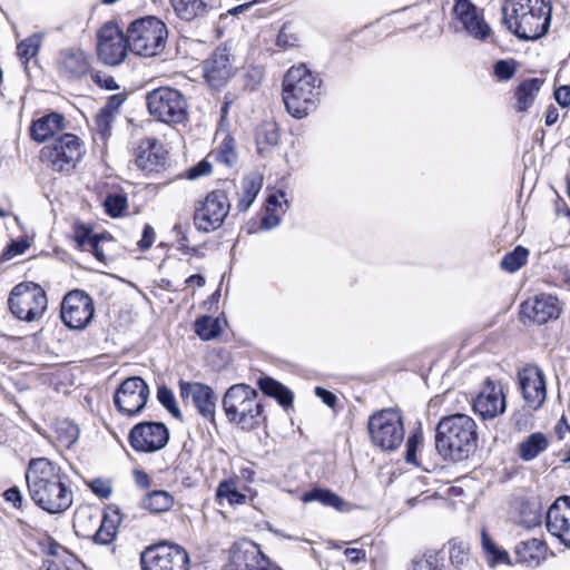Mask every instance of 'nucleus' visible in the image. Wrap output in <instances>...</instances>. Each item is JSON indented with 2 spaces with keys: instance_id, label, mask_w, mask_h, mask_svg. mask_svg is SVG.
<instances>
[{
  "instance_id": "f257e3e1",
  "label": "nucleus",
  "mask_w": 570,
  "mask_h": 570,
  "mask_svg": "<svg viewBox=\"0 0 570 570\" xmlns=\"http://www.w3.org/2000/svg\"><path fill=\"white\" fill-rule=\"evenodd\" d=\"M26 480L32 501L43 511L61 513L72 504V491L62 481L59 469L48 459H32Z\"/></svg>"
},
{
  "instance_id": "f03ea898",
  "label": "nucleus",
  "mask_w": 570,
  "mask_h": 570,
  "mask_svg": "<svg viewBox=\"0 0 570 570\" xmlns=\"http://www.w3.org/2000/svg\"><path fill=\"white\" fill-rule=\"evenodd\" d=\"M502 24L521 40H538L551 23V0H504Z\"/></svg>"
},
{
  "instance_id": "7ed1b4c3",
  "label": "nucleus",
  "mask_w": 570,
  "mask_h": 570,
  "mask_svg": "<svg viewBox=\"0 0 570 570\" xmlns=\"http://www.w3.org/2000/svg\"><path fill=\"white\" fill-rule=\"evenodd\" d=\"M478 448V425L462 413L442 417L435 429V449L445 460L463 461Z\"/></svg>"
},
{
  "instance_id": "20e7f679",
  "label": "nucleus",
  "mask_w": 570,
  "mask_h": 570,
  "mask_svg": "<svg viewBox=\"0 0 570 570\" xmlns=\"http://www.w3.org/2000/svg\"><path fill=\"white\" fill-rule=\"evenodd\" d=\"M321 83L322 80L305 65L292 67L283 81V100L287 111L299 119L315 109L321 95Z\"/></svg>"
},
{
  "instance_id": "39448f33",
  "label": "nucleus",
  "mask_w": 570,
  "mask_h": 570,
  "mask_svg": "<svg viewBox=\"0 0 570 570\" xmlns=\"http://www.w3.org/2000/svg\"><path fill=\"white\" fill-rule=\"evenodd\" d=\"M258 393L246 384L230 386L223 397V410L229 422L243 430H253L261 423L263 405Z\"/></svg>"
},
{
  "instance_id": "423d86ee",
  "label": "nucleus",
  "mask_w": 570,
  "mask_h": 570,
  "mask_svg": "<svg viewBox=\"0 0 570 570\" xmlns=\"http://www.w3.org/2000/svg\"><path fill=\"white\" fill-rule=\"evenodd\" d=\"M167 38L166 24L153 16L135 20L127 29L129 50L141 57H155L163 52Z\"/></svg>"
},
{
  "instance_id": "0eeeda50",
  "label": "nucleus",
  "mask_w": 570,
  "mask_h": 570,
  "mask_svg": "<svg viewBox=\"0 0 570 570\" xmlns=\"http://www.w3.org/2000/svg\"><path fill=\"white\" fill-rule=\"evenodd\" d=\"M8 306L11 314L19 321L40 322L48 308L47 294L40 285L22 282L11 289Z\"/></svg>"
},
{
  "instance_id": "6e6552de",
  "label": "nucleus",
  "mask_w": 570,
  "mask_h": 570,
  "mask_svg": "<svg viewBox=\"0 0 570 570\" xmlns=\"http://www.w3.org/2000/svg\"><path fill=\"white\" fill-rule=\"evenodd\" d=\"M149 114L166 124H181L187 118V100L177 89L159 87L146 96Z\"/></svg>"
},
{
  "instance_id": "1a4fd4ad",
  "label": "nucleus",
  "mask_w": 570,
  "mask_h": 570,
  "mask_svg": "<svg viewBox=\"0 0 570 570\" xmlns=\"http://www.w3.org/2000/svg\"><path fill=\"white\" fill-rule=\"evenodd\" d=\"M83 155L82 142L73 134H63L40 150V160L53 171L69 173Z\"/></svg>"
},
{
  "instance_id": "9d476101",
  "label": "nucleus",
  "mask_w": 570,
  "mask_h": 570,
  "mask_svg": "<svg viewBox=\"0 0 570 570\" xmlns=\"http://www.w3.org/2000/svg\"><path fill=\"white\" fill-rule=\"evenodd\" d=\"M368 433L374 445L383 451L396 450L404 440L400 413L387 409L374 413L368 420Z\"/></svg>"
},
{
  "instance_id": "9b49d317",
  "label": "nucleus",
  "mask_w": 570,
  "mask_h": 570,
  "mask_svg": "<svg viewBox=\"0 0 570 570\" xmlns=\"http://www.w3.org/2000/svg\"><path fill=\"white\" fill-rule=\"evenodd\" d=\"M142 570H189V556L177 544L158 543L140 554Z\"/></svg>"
},
{
  "instance_id": "f8f14e48",
  "label": "nucleus",
  "mask_w": 570,
  "mask_h": 570,
  "mask_svg": "<svg viewBox=\"0 0 570 570\" xmlns=\"http://www.w3.org/2000/svg\"><path fill=\"white\" fill-rule=\"evenodd\" d=\"M230 209L229 199L224 190H213L195 209L194 222L198 229L212 232L224 223Z\"/></svg>"
},
{
  "instance_id": "ddd939ff",
  "label": "nucleus",
  "mask_w": 570,
  "mask_h": 570,
  "mask_svg": "<svg viewBox=\"0 0 570 570\" xmlns=\"http://www.w3.org/2000/svg\"><path fill=\"white\" fill-rule=\"evenodd\" d=\"M149 399V387L139 376L126 379L114 395V404L125 416H135L146 406Z\"/></svg>"
},
{
  "instance_id": "4468645a",
  "label": "nucleus",
  "mask_w": 570,
  "mask_h": 570,
  "mask_svg": "<svg viewBox=\"0 0 570 570\" xmlns=\"http://www.w3.org/2000/svg\"><path fill=\"white\" fill-rule=\"evenodd\" d=\"M94 313V302L82 291H71L62 299L60 316L69 328H85L91 322Z\"/></svg>"
},
{
  "instance_id": "2eb2a0df",
  "label": "nucleus",
  "mask_w": 570,
  "mask_h": 570,
  "mask_svg": "<svg viewBox=\"0 0 570 570\" xmlns=\"http://www.w3.org/2000/svg\"><path fill=\"white\" fill-rule=\"evenodd\" d=\"M127 33L116 24L106 23L98 33L97 53L100 61L108 66L120 65L128 50Z\"/></svg>"
},
{
  "instance_id": "dca6fc26",
  "label": "nucleus",
  "mask_w": 570,
  "mask_h": 570,
  "mask_svg": "<svg viewBox=\"0 0 570 570\" xmlns=\"http://www.w3.org/2000/svg\"><path fill=\"white\" fill-rule=\"evenodd\" d=\"M169 441V430L160 422H141L129 433L130 445L137 452L151 453L161 450Z\"/></svg>"
},
{
  "instance_id": "f3484780",
  "label": "nucleus",
  "mask_w": 570,
  "mask_h": 570,
  "mask_svg": "<svg viewBox=\"0 0 570 570\" xmlns=\"http://www.w3.org/2000/svg\"><path fill=\"white\" fill-rule=\"evenodd\" d=\"M135 164L147 176L161 173L168 165V151L157 138L146 137L135 149Z\"/></svg>"
},
{
  "instance_id": "a211bd4d",
  "label": "nucleus",
  "mask_w": 570,
  "mask_h": 570,
  "mask_svg": "<svg viewBox=\"0 0 570 570\" xmlns=\"http://www.w3.org/2000/svg\"><path fill=\"white\" fill-rule=\"evenodd\" d=\"M235 56L227 46L217 47L212 55L204 60L203 70L207 82L213 88H219L235 72Z\"/></svg>"
},
{
  "instance_id": "6ab92c4d",
  "label": "nucleus",
  "mask_w": 570,
  "mask_h": 570,
  "mask_svg": "<svg viewBox=\"0 0 570 570\" xmlns=\"http://www.w3.org/2000/svg\"><path fill=\"white\" fill-rule=\"evenodd\" d=\"M522 396L532 410L540 409L547 399V385L543 372L535 365H529L518 372Z\"/></svg>"
},
{
  "instance_id": "aec40b11",
  "label": "nucleus",
  "mask_w": 570,
  "mask_h": 570,
  "mask_svg": "<svg viewBox=\"0 0 570 570\" xmlns=\"http://www.w3.org/2000/svg\"><path fill=\"white\" fill-rule=\"evenodd\" d=\"M548 532L570 550V497L558 498L546 514Z\"/></svg>"
},
{
  "instance_id": "412c9836",
  "label": "nucleus",
  "mask_w": 570,
  "mask_h": 570,
  "mask_svg": "<svg viewBox=\"0 0 570 570\" xmlns=\"http://www.w3.org/2000/svg\"><path fill=\"white\" fill-rule=\"evenodd\" d=\"M179 387L184 402L194 405L204 419L215 421L216 396L208 385L180 381Z\"/></svg>"
},
{
  "instance_id": "4be33fe9",
  "label": "nucleus",
  "mask_w": 570,
  "mask_h": 570,
  "mask_svg": "<svg viewBox=\"0 0 570 570\" xmlns=\"http://www.w3.org/2000/svg\"><path fill=\"white\" fill-rule=\"evenodd\" d=\"M453 10L463 29L474 39L483 41L491 35L483 11L470 0H455Z\"/></svg>"
},
{
  "instance_id": "5701e85b",
  "label": "nucleus",
  "mask_w": 570,
  "mask_h": 570,
  "mask_svg": "<svg viewBox=\"0 0 570 570\" xmlns=\"http://www.w3.org/2000/svg\"><path fill=\"white\" fill-rule=\"evenodd\" d=\"M473 410L483 420L494 419L504 413L505 399L502 387L493 381L487 380L483 390L473 400Z\"/></svg>"
},
{
  "instance_id": "b1692460",
  "label": "nucleus",
  "mask_w": 570,
  "mask_h": 570,
  "mask_svg": "<svg viewBox=\"0 0 570 570\" xmlns=\"http://www.w3.org/2000/svg\"><path fill=\"white\" fill-rule=\"evenodd\" d=\"M560 313L557 297L541 294L521 304V317L539 325L557 318Z\"/></svg>"
},
{
  "instance_id": "393cba45",
  "label": "nucleus",
  "mask_w": 570,
  "mask_h": 570,
  "mask_svg": "<svg viewBox=\"0 0 570 570\" xmlns=\"http://www.w3.org/2000/svg\"><path fill=\"white\" fill-rule=\"evenodd\" d=\"M59 73L68 79H80L90 69L89 56L79 48L63 49L57 58Z\"/></svg>"
},
{
  "instance_id": "a878e982",
  "label": "nucleus",
  "mask_w": 570,
  "mask_h": 570,
  "mask_svg": "<svg viewBox=\"0 0 570 570\" xmlns=\"http://www.w3.org/2000/svg\"><path fill=\"white\" fill-rule=\"evenodd\" d=\"M230 567L234 570H252L267 559L253 542L235 544L230 550Z\"/></svg>"
},
{
  "instance_id": "bb28decb",
  "label": "nucleus",
  "mask_w": 570,
  "mask_h": 570,
  "mask_svg": "<svg viewBox=\"0 0 570 570\" xmlns=\"http://www.w3.org/2000/svg\"><path fill=\"white\" fill-rule=\"evenodd\" d=\"M65 129V117L58 112H50L32 121L30 136L38 142L59 134Z\"/></svg>"
},
{
  "instance_id": "cd10ccee",
  "label": "nucleus",
  "mask_w": 570,
  "mask_h": 570,
  "mask_svg": "<svg viewBox=\"0 0 570 570\" xmlns=\"http://www.w3.org/2000/svg\"><path fill=\"white\" fill-rule=\"evenodd\" d=\"M302 501L305 503L317 501L325 507L335 509L338 512H348L353 509V504L345 501L335 492L324 489L314 488L302 495Z\"/></svg>"
},
{
  "instance_id": "c85d7f7f",
  "label": "nucleus",
  "mask_w": 570,
  "mask_h": 570,
  "mask_svg": "<svg viewBox=\"0 0 570 570\" xmlns=\"http://www.w3.org/2000/svg\"><path fill=\"white\" fill-rule=\"evenodd\" d=\"M546 551V543L535 538L519 542L514 549L518 562L531 567L539 566L541 563L544 559Z\"/></svg>"
},
{
  "instance_id": "c756f323",
  "label": "nucleus",
  "mask_w": 570,
  "mask_h": 570,
  "mask_svg": "<svg viewBox=\"0 0 570 570\" xmlns=\"http://www.w3.org/2000/svg\"><path fill=\"white\" fill-rule=\"evenodd\" d=\"M542 83L543 80L539 78H530L522 81L515 88L514 97L517 99V111L524 112L532 106Z\"/></svg>"
},
{
  "instance_id": "7c9ffc66",
  "label": "nucleus",
  "mask_w": 570,
  "mask_h": 570,
  "mask_svg": "<svg viewBox=\"0 0 570 570\" xmlns=\"http://www.w3.org/2000/svg\"><path fill=\"white\" fill-rule=\"evenodd\" d=\"M263 186L262 178L256 174L244 177L240 181V193L237 203L239 212H246L254 203Z\"/></svg>"
},
{
  "instance_id": "2f4dec72",
  "label": "nucleus",
  "mask_w": 570,
  "mask_h": 570,
  "mask_svg": "<svg viewBox=\"0 0 570 570\" xmlns=\"http://www.w3.org/2000/svg\"><path fill=\"white\" fill-rule=\"evenodd\" d=\"M548 446L549 440L544 433H532L519 444V456L523 461L534 460L544 452Z\"/></svg>"
},
{
  "instance_id": "473e14b6",
  "label": "nucleus",
  "mask_w": 570,
  "mask_h": 570,
  "mask_svg": "<svg viewBox=\"0 0 570 570\" xmlns=\"http://www.w3.org/2000/svg\"><path fill=\"white\" fill-rule=\"evenodd\" d=\"M140 505L151 513H163L174 505V497L165 490L149 491L142 497Z\"/></svg>"
},
{
  "instance_id": "72a5a7b5",
  "label": "nucleus",
  "mask_w": 570,
  "mask_h": 570,
  "mask_svg": "<svg viewBox=\"0 0 570 570\" xmlns=\"http://www.w3.org/2000/svg\"><path fill=\"white\" fill-rule=\"evenodd\" d=\"M481 544L489 567L494 568L498 564L512 566L508 551L500 549L485 530L481 532Z\"/></svg>"
},
{
  "instance_id": "f704fd0d",
  "label": "nucleus",
  "mask_w": 570,
  "mask_h": 570,
  "mask_svg": "<svg viewBox=\"0 0 570 570\" xmlns=\"http://www.w3.org/2000/svg\"><path fill=\"white\" fill-rule=\"evenodd\" d=\"M177 16L186 21H191L207 12V0H170Z\"/></svg>"
},
{
  "instance_id": "c9c22d12",
  "label": "nucleus",
  "mask_w": 570,
  "mask_h": 570,
  "mask_svg": "<svg viewBox=\"0 0 570 570\" xmlns=\"http://www.w3.org/2000/svg\"><path fill=\"white\" fill-rule=\"evenodd\" d=\"M448 550L449 561L455 569L466 566L470 560V543L460 538H452L444 546Z\"/></svg>"
},
{
  "instance_id": "e433bc0d",
  "label": "nucleus",
  "mask_w": 570,
  "mask_h": 570,
  "mask_svg": "<svg viewBox=\"0 0 570 570\" xmlns=\"http://www.w3.org/2000/svg\"><path fill=\"white\" fill-rule=\"evenodd\" d=\"M258 386L261 391L267 395L275 397L278 403L283 406H288L293 402L292 392L282 385L279 382L271 377H262L258 380Z\"/></svg>"
},
{
  "instance_id": "4c0bfd02",
  "label": "nucleus",
  "mask_w": 570,
  "mask_h": 570,
  "mask_svg": "<svg viewBox=\"0 0 570 570\" xmlns=\"http://www.w3.org/2000/svg\"><path fill=\"white\" fill-rule=\"evenodd\" d=\"M43 40V33L35 32L20 41L17 46V55L23 65H27L38 55Z\"/></svg>"
},
{
  "instance_id": "58836bf2",
  "label": "nucleus",
  "mask_w": 570,
  "mask_h": 570,
  "mask_svg": "<svg viewBox=\"0 0 570 570\" xmlns=\"http://www.w3.org/2000/svg\"><path fill=\"white\" fill-rule=\"evenodd\" d=\"M279 141L278 126L275 121H263L256 130V144L258 150H263V146L274 147Z\"/></svg>"
},
{
  "instance_id": "ea45409f",
  "label": "nucleus",
  "mask_w": 570,
  "mask_h": 570,
  "mask_svg": "<svg viewBox=\"0 0 570 570\" xmlns=\"http://www.w3.org/2000/svg\"><path fill=\"white\" fill-rule=\"evenodd\" d=\"M116 519L105 514L100 522L99 529L94 535V541L98 544L107 546L114 541L117 534V524L120 522L118 510L115 511Z\"/></svg>"
},
{
  "instance_id": "a19ab883",
  "label": "nucleus",
  "mask_w": 570,
  "mask_h": 570,
  "mask_svg": "<svg viewBox=\"0 0 570 570\" xmlns=\"http://www.w3.org/2000/svg\"><path fill=\"white\" fill-rule=\"evenodd\" d=\"M409 570H444V563L438 552L428 551L414 557Z\"/></svg>"
},
{
  "instance_id": "79ce46f5",
  "label": "nucleus",
  "mask_w": 570,
  "mask_h": 570,
  "mask_svg": "<svg viewBox=\"0 0 570 570\" xmlns=\"http://www.w3.org/2000/svg\"><path fill=\"white\" fill-rule=\"evenodd\" d=\"M195 332L203 341H210L220 334V326L217 318L202 316L195 322Z\"/></svg>"
},
{
  "instance_id": "37998d69",
  "label": "nucleus",
  "mask_w": 570,
  "mask_h": 570,
  "mask_svg": "<svg viewBox=\"0 0 570 570\" xmlns=\"http://www.w3.org/2000/svg\"><path fill=\"white\" fill-rule=\"evenodd\" d=\"M216 498L226 499L229 504H242L246 500V495L238 491L234 480L222 481L217 487Z\"/></svg>"
},
{
  "instance_id": "c03bdc74",
  "label": "nucleus",
  "mask_w": 570,
  "mask_h": 570,
  "mask_svg": "<svg viewBox=\"0 0 570 570\" xmlns=\"http://www.w3.org/2000/svg\"><path fill=\"white\" fill-rule=\"evenodd\" d=\"M542 522V511L539 504L524 503L521 507L519 523L525 529H533Z\"/></svg>"
},
{
  "instance_id": "a18cd8bd",
  "label": "nucleus",
  "mask_w": 570,
  "mask_h": 570,
  "mask_svg": "<svg viewBox=\"0 0 570 570\" xmlns=\"http://www.w3.org/2000/svg\"><path fill=\"white\" fill-rule=\"evenodd\" d=\"M215 155L219 163L227 167H233L237 161L234 139L230 136H226L219 144Z\"/></svg>"
},
{
  "instance_id": "49530a36",
  "label": "nucleus",
  "mask_w": 570,
  "mask_h": 570,
  "mask_svg": "<svg viewBox=\"0 0 570 570\" xmlns=\"http://www.w3.org/2000/svg\"><path fill=\"white\" fill-rule=\"evenodd\" d=\"M56 433L58 441L69 448L78 440L79 428L69 421H61L56 425Z\"/></svg>"
},
{
  "instance_id": "de8ad7c7",
  "label": "nucleus",
  "mask_w": 570,
  "mask_h": 570,
  "mask_svg": "<svg viewBox=\"0 0 570 570\" xmlns=\"http://www.w3.org/2000/svg\"><path fill=\"white\" fill-rule=\"evenodd\" d=\"M127 197L121 194H110L104 202L106 213L114 218L120 217L127 209Z\"/></svg>"
},
{
  "instance_id": "09e8293b",
  "label": "nucleus",
  "mask_w": 570,
  "mask_h": 570,
  "mask_svg": "<svg viewBox=\"0 0 570 570\" xmlns=\"http://www.w3.org/2000/svg\"><path fill=\"white\" fill-rule=\"evenodd\" d=\"M157 400L175 419H181V412L169 387L166 385L159 386L157 390Z\"/></svg>"
},
{
  "instance_id": "8fccbe9b",
  "label": "nucleus",
  "mask_w": 570,
  "mask_h": 570,
  "mask_svg": "<svg viewBox=\"0 0 570 570\" xmlns=\"http://www.w3.org/2000/svg\"><path fill=\"white\" fill-rule=\"evenodd\" d=\"M529 252H508L500 262V267L508 272L514 273L525 265Z\"/></svg>"
},
{
  "instance_id": "3c124183",
  "label": "nucleus",
  "mask_w": 570,
  "mask_h": 570,
  "mask_svg": "<svg viewBox=\"0 0 570 570\" xmlns=\"http://www.w3.org/2000/svg\"><path fill=\"white\" fill-rule=\"evenodd\" d=\"M73 238L76 244L80 247L90 245L92 249H98L100 235L92 234L91 229L85 225H76L73 228Z\"/></svg>"
},
{
  "instance_id": "603ef678",
  "label": "nucleus",
  "mask_w": 570,
  "mask_h": 570,
  "mask_svg": "<svg viewBox=\"0 0 570 570\" xmlns=\"http://www.w3.org/2000/svg\"><path fill=\"white\" fill-rule=\"evenodd\" d=\"M517 68L518 63L513 59H502L494 63L493 72L498 79L507 81L514 76Z\"/></svg>"
},
{
  "instance_id": "864d4df0",
  "label": "nucleus",
  "mask_w": 570,
  "mask_h": 570,
  "mask_svg": "<svg viewBox=\"0 0 570 570\" xmlns=\"http://www.w3.org/2000/svg\"><path fill=\"white\" fill-rule=\"evenodd\" d=\"M264 69L261 66H250L244 73L245 87L255 90L264 79Z\"/></svg>"
},
{
  "instance_id": "5fc2aeb1",
  "label": "nucleus",
  "mask_w": 570,
  "mask_h": 570,
  "mask_svg": "<svg viewBox=\"0 0 570 570\" xmlns=\"http://www.w3.org/2000/svg\"><path fill=\"white\" fill-rule=\"evenodd\" d=\"M212 173V164L207 159L200 160L195 166L190 167L185 177L189 180L198 179L199 177L209 175Z\"/></svg>"
},
{
  "instance_id": "6e6d98bb",
  "label": "nucleus",
  "mask_w": 570,
  "mask_h": 570,
  "mask_svg": "<svg viewBox=\"0 0 570 570\" xmlns=\"http://www.w3.org/2000/svg\"><path fill=\"white\" fill-rule=\"evenodd\" d=\"M422 435L420 433H413L406 441L405 460L410 464H417L416 450L421 443Z\"/></svg>"
},
{
  "instance_id": "4d7b16f0",
  "label": "nucleus",
  "mask_w": 570,
  "mask_h": 570,
  "mask_svg": "<svg viewBox=\"0 0 570 570\" xmlns=\"http://www.w3.org/2000/svg\"><path fill=\"white\" fill-rule=\"evenodd\" d=\"M112 119L114 116H110L102 111H99V114L96 116V128L102 139L107 138L110 135Z\"/></svg>"
},
{
  "instance_id": "13d9d810",
  "label": "nucleus",
  "mask_w": 570,
  "mask_h": 570,
  "mask_svg": "<svg viewBox=\"0 0 570 570\" xmlns=\"http://www.w3.org/2000/svg\"><path fill=\"white\" fill-rule=\"evenodd\" d=\"M297 41V37L289 31L287 24L282 27L276 38V45L283 49L296 46Z\"/></svg>"
},
{
  "instance_id": "bf43d9fd",
  "label": "nucleus",
  "mask_w": 570,
  "mask_h": 570,
  "mask_svg": "<svg viewBox=\"0 0 570 570\" xmlns=\"http://www.w3.org/2000/svg\"><path fill=\"white\" fill-rule=\"evenodd\" d=\"M126 99L127 95L124 92L112 95L108 98L107 102L100 109V111L114 116L120 109Z\"/></svg>"
},
{
  "instance_id": "052dcab7",
  "label": "nucleus",
  "mask_w": 570,
  "mask_h": 570,
  "mask_svg": "<svg viewBox=\"0 0 570 570\" xmlns=\"http://www.w3.org/2000/svg\"><path fill=\"white\" fill-rule=\"evenodd\" d=\"M91 491L101 499H108L112 493V488L109 481L104 479H95L89 484Z\"/></svg>"
},
{
  "instance_id": "680f3d73",
  "label": "nucleus",
  "mask_w": 570,
  "mask_h": 570,
  "mask_svg": "<svg viewBox=\"0 0 570 570\" xmlns=\"http://www.w3.org/2000/svg\"><path fill=\"white\" fill-rule=\"evenodd\" d=\"M155 240V230L150 225H145L141 239L138 242L140 249H148Z\"/></svg>"
},
{
  "instance_id": "e2e57ef3",
  "label": "nucleus",
  "mask_w": 570,
  "mask_h": 570,
  "mask_svg": "<svg viewBox=\"0 0 570 570\" xmlns=\"http://www.w3.org/2000/svg\"><path fill=\"white\" fill-rule=\"evenodd\" d=\"M276 212L277 210H271V212L266 210V214L261 219L262 228L271 229V228L276 227L279 224L281 217Z\"/></svg>"
},
{
  "instance_id": "0e129e2a",
  "label": "nucleus",
  "mask_w": 570,
  "mask_h": 570,
  "mask_svg": "<svg viewBox=\"0 0 570 570\" xmlns=\"http://www.w3.org/2000/svg\"><path fill=\"white\" fill-rule=\"evenodd\" d=\"M345 557L351 563L356 564L366 560V553L363 549L346 548L344 551Z\"/></svg>"
},
{
  "instance_id": "69168bd1",
  "label": "nucleus",
  "mask_w": 570,
  "mask_h": 570,
  "mask_svg": "<svg viewBox=\"0 0 570 570\" xmlns=\"http://www.w3.org/2000/svg\"><path fill=\"white\" fill-rule=\"evenodd\" d=\"M92 78L97 85H99L100 87H102L107 90L118 89V85L111 76H107V75L101 76V75L97 73Z\"/></svg>"
},
{
  "instance_id": "338daca9",
  "label": "nucleus",
  "mask_w": 570,
  "mask_h": 570,
  "mask_svg": "<svg viewBox=\"0 0 570 570\" xmlns=\"http://www.w3.org/2000/svg\"><path fill=\"white\" fill-rule=\"evenodd\" d=\"M557 102L562 107L570 106V87L561 86L554 91Z\"/></svg>"
},
{
  "instance_id": "774afa93",
  "label": "nucleus",
  "mask_w": 570,
  "mask_h": 570,
  "mask_svg": "<svg viewBox=\"0 0 570 570\" xmlns=\"http://www.w3.org/2000/svg\"><path fill=\"white\" fill-rule=\"evenodd\" d=\"M3 497L6 501L11 502L16 508H20L22 504V494L17 487L8 489Z\"/></svg>"
}]
</instances>
